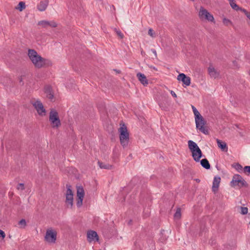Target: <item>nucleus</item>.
Instances as JSON below:
<instances>
[{
    "label": "nucleus",
    "instance_id": "nucleus-1",
    "mask_svg": "<svg viewBox=\"0 0 250 250\" xmlns=\"http://www.w3.org/2000/svg\"><path fill=\"white\" fill-rule=\"evenodd\" d=\"M28 55L32 63L37 68H40L46 66H49L52 64L50 60L42 57L34 49H29L28 50Z\"/></svg>",
    "mask_w": 250,
    "mask_h": 250
},
{
    "label": "nucleus",
    "instance_id": "nucleus-2",
    "mask_svg": "<svg viewBox=\"0 0 250 250\" xmlns=\"http://www.w3.org/2000/svg\"><path fill=\"white\" fill-rule=\"evenodd\" d=\"M191 106L195 116V122L196 128L206 135L208 134V127L205 126L206 121L197 109L193 105H191Z\"/></svg>",
    "mask_w": 250,
    "mask_h": 250
},
{
    "label": "nucleus",
    "instance_id": "nucleus-3",
    "mask_svg": "<svg viewBox=\"0 0 250 250\" xmlns=\"http://www.w3.org/2000/svg\"><path fill=\"white\" fill-rule=\"evenodd\" d=\"M121 144L125 147L127 146L129 142V133L126 127L123 125L119 129Z\"/></svg>",
    "mask_w": 250,
    "mask_h": 250
},
{
    "label": "nucleus",
    "instance_id": "nucleus-4",
    "mask_svg": "<svg viewBox=\"0 0 250 250\" xmlns=\"http://www.w3.org/2000/svg\"><path fill=\"white\" fill-rule=\"evenodd\" d=\"M49 119L53 128H58L61 126V124L59 114L56 110L51 109Z\"/></svg>",
    "mask_w": 250,
    "mask_h": 250
},
{
    "label": "nucleus",
    "instance_id": "nucleus-5",
    "mask_svg": "<svg viewBox=\"0 0 250 250\" xmlns=\"http://www.w3.org/2000/svg\"><path fill=\"white\" fill-rule=\"evenodd\" d=\"M230 184L232 187H247L248 186L246 181L239 174H235L233 176Z\"/></svg>",
    "mask_w": 250,
    "mask_h": 250
},
{
    "label": "nucleus",
    "instance_id": "nucleus-6",
    "mask_svg": "<svg viewBox=\"0 0 250 250\" xmlns=\"http://www.w3.org/2000/svg\"><path fill=\"white\" fill-rule=\"evenodd\" d=\"M57 231L51 228L48 229L44 236V240L49 243H55L57 239Z\"/></svg>",
    "mask_w": 250,
    "mask_h": 250
},
{
    "label": "nucleus",
    "instance_id": "nucleus-7",
    "mask_svg": "<svg viewBox=\"0 0 250 250\" xmlns=\"http://www.w3.org/2000/svg\"><path fill=\"white\" fill-rule=\"evenodd\" d=\"M66 188L65 203L68 208H72L73 205V193L70 185H66Z\"/></svg>",
    "mask_w": 250,
    "mask_h": 250
},
{
    "label": "nucleus",
    "instance_id": "nucleus-8",
    "mask_svg": "<svg viewBox=\"0 0 250 250\" xmlns=\"http://www.w3.org/2000/svg\"><path fill=\"white\" fill-rule=\"evenodd\" d=\"M84 195V191L82 187H78L77 188V206L80 207L83 204V201Z\"/></svg>",
    "mask_w": 250,
    "mask_h": 250
},
{
    "label": "nucleus",
    "instance_id": "nucleus-9",
    "mask_svg": "<svg viewBox=\"0 0 250 250\" xmlns=\"http://www.w3.org/2000/svg\"><path fill=\"white\" fill-rule=\"evenodd\" d=\"M32 104L40 116H42L45 115L46 110L40 101L37 100L33 103Z\"/></svg>",
    "mask_w": 250,
    "mask_h": 250
},
{
    "label": "nucleus",
    "instance_id": "nucleus-10",
    "mask_svg": "<svg viewBox=\"0 0 250 250\" xmlns=\"http://www.w3.org/2000/svg\"><path fill=\"white\" fill-rule=\"evenodd\" d=\"M231 8L236 11H241L243 12L246 16H250V11H247L246 9L240 7L236 3L234 0H228Z\"/></svg>",
    "mask_w": 250,
    "mask_h": 250
},
{
    "label": "nucleus",
    "instance_id": "nucleus-11",
    "mask_svg": "<svg viewBox=\"0 0 250 250\" xmlns=\"http://www.w3.org/2000/svg\"><path fill=\"white\" fill-rule=\"evenodd\" d=\"M87 238L89 242H91L93 241L96 240L98 241L99 240V237L95 231L89 230L87 232Z\"/></svg>",
    "mask_w": 250,
    "mask_h": 250
},
{
    "label": "nucleus",
    "instance_id": "nucleus-12",
    "mask_svg": "<svg viewBox=\"0 0 250 250\" xmlns=\"http://www.w3.org/2000/svg\"><path fill=\"white\" fill-rule=\"evenodd\" d=\"M208 73L211 78L216 79L218 78L220 72L217 69L212 66L210 65L208 68Z\"/></svg>",
    "mask_w": 250,
    "mask_h": 250
},
{
    "label": "nucleus",
    "instance_id": "nucleus-13",
    "mask_svg": "<svg viewBox=\"0 0 250 250\" xmlns=\"http://www.w3.org/2000/svg\"><path fill=\"white\" fill-rule=\"evenodd\" d=\"M177 80L181 81L186 86H188L190 84V78L184 73L180 74L177 77Z\"/></svg>",
    "mask_w": 250,
    "mask_h": 250
},
{
    "label": "nucleus",
    "instance_id": "nucleus-14",
    "mask_svg": "<svg viewBox=\"0 0 250 250\" xmlns=\"http://www.w3.org/2000/svg\"><path fill=\"white\" fill-rule=\"evenodd\" d=\"M38 25L42 26V27H47L48 26L56 27L57 25V23L54 21H42L38 22Z\"/></svg>",
    "mask_w": 250,
    "mask_h": 250
},
{
    "label": "nucleus",
    "instance_id": "nucleus-15",
    "mask_svg": "<svg viewBox=\"0 0 250 250\" xmlns=\"http://www.w3.org/2000/svg\"><path fill=\"white\" fill-rule=\"evenodd\" d=\"M191 153L194 160L196 162H199L202 156V152L200 148H199L194 151L191 152Z\"/></svg>",
    "mask_w": 250,
    "mask_h": 250
},
{
    "label": "nucleus",
    "instance_id": "nucleus-16",
    "mask_svg": "<svg viewBox=\"0 0 250 250\" xmlns=\"http://www.w3.org/2000/svg\"><path fill=\"white\" fill-rule=\"evenodd\" d=\"M136 76L143 85L146 86L148 84V81L146 76L144 74L139 72L137 74Z\"/></svg>",
    "mask_w": 250,
    "mask_h": 250
},
{
    "label": "nucleus",
    "instance_id": "nucleus-17",
    "mask_svg": "<svg viewBox=\"0 0 250 250\" xmlns=\"http://www.w3.org/2000/svg\"><path fill=\"white\" fill-rule=\"evenodd\" d=\"M220 181H221V178L220 177H219V176L214 177L213 181V183H212V189L213 191L216 192L218 190Z\"/></svg>",
    "mask_w": 250,
    "mask_h": 250
},
{
    "label": "nucleus",
    "instance_id": "nucleus-18",
    "mask_svg": "<svg viewBox=\"0 0 250 250\" xmlns=\"http://www.w3.org/2000/svg\"><path fill=\"white\" fill-rule=\"evenodd\" d=\"M44 93L46 94V97L51 101L54 99V95L52 92V88L50 86H46L44 87Z\"/></svg>",
    "mask_w": 250,
    "mask_h": 250
},
{
    "label": "nucleus",
    "instance_id": "nucleus-19",
    "mask_svg": "<svg viewBox=\"0 0 250 250\" xmlns=\"http://www.w3.org/2000/svg\"><path fill=\"white\" fill-rule=\"evenodd\" d=\"M48 2L47 0L41 1L37 6L38 9L41 11H44L48 5Z\"/></svg>",
    "mask_w": 250,
    "mask_h": 250
},
{
    "label": "nucleus",
    "instance_id": "nucleus-20",
    "mask_svg": "<svg viewBox=\"0 0 250 250\" xmlns=\"http://www.w3.org/2000/svg\"><path fill=\"white\" fill-rule=\"evenodd\" d=\"M188 146L191 152L194 151L195 150L199 148L196 143L191 140L188 141Z\"/></svg>",
    "mask_w": 250,
    "mask_h": 250
},
{
    "label": "nucleus",
    "instance_id": "nucleus-21",
    "mask_svg": "<svg viewBox=\"0 0 250 250\" xmlns=\"http://www.w3.org/2000/svg\"><path fill=\"white\" fill-rule=\"evenodd\" d=\"M216 142L218 147L220 148L223 150H225L226 149V150L227 151L228 147L227 144L225 142H222V141L218 139L216 140Z\"/></svg>",
    "mask_w": 250,
    "mask_h": 250
},
{
    "label": "nucleus",
    "instance_id": "nucleus-22",
    "mask_svg": "<svg viewBox=\"0 0 250 250\" xmlns=\"http://www.w3.org/2000/svg\"><path fill=\"white\" fill-rule=\"evenodd\" d=\"M198 16H212L211 15L207 9L204 8L203 6H201Z\"/></svg>",
    "mask_w": 250,
    "mask_h": 250
},
{
    "label": "nucleus",
    "instance_id": "nucleus-23",
    "mask_svg": "<svg viewBox=\"0 0 250 250\" xmlns=\"http://www.w3.org/2000/svg\"><path fill=\"white\" fill-rule=\"evenodd\" d=\"M201 165L205 168L208 169L210 167V164L207 159H203L201 160Z\"/></svg>",
    "mask_w": 250,
    "mask_h": 250
},
{
    "label": "nucleus",
    "instance_id": "nucleus-24",
    "mask_svg": "<svg viewBox=\"0 0 250 250\" xmlns=\"http://www.w3.org/2000/svg\"><path fill=\"white\" fill-rule=\"evenodd\" d=\"M200 18L201 20L204 22L209 21L213 23H215L214 17H200Z\"/></svg>",
    "mask_w": 250,
    "mask_h": 250
},
{
    "label": "nucleus",
    "instance_id": "nucleus-25",
    "mask_svg": "<svg viewBox=\"0 0 250 250\" xmlns=\"http://www.w3.org/2000/svg\"><path fill=\"white\" fill-rule=\"evenodd\" d=\"M25 3L23 1H20L17 6L16 7V9H18L20 11H23L25 8Z\"/></svg>",
    "mask_w": 250,
    "mask_h": 250
},
{
    "label": "nucleus",
    "instance_id": "nucleus-26",
    "mask_svg": "<svg viewBox=\"0 0 250 250\" xmlns=\"http://www.w3.org/2000/svg\"><path fill=\"white\" fill-rule=\"evenodd\" d=\"M98 163L99 167L101 168L109 169H111V168L112 167V166L109 164H105L103 163L102 162H100V161H99Z\"/></svg>",
    "mask_w": 250,
    "mask_h": 250
},
{
    "label": "nucleus",
    "instance_id": "nucleus-27",
    "mask_svg": "<svg viewBox=\"0 0 250 250\" xmlns=\"http://www.w3.org/2000/svg\"><path fill=\"white\" fill-rule=\"evenodd\" d=\"M148 35L152 38H154L156 37V34L155 32L154 31V30L151 28L149 29L148 31Z\"/></svg>",
    "mask_w": 250,
    "mask_h": 250
},
{
    "label": "nucleus",
    "instance_id": "nucleus-28",
    "mask_svg": "<svg viewBox=\"0 0 250 250\" xmlns=\"http://www.w3.org/2000/svg\"><path fill=\"white\" fill-rule=\"evenodd\" d=\"M181 209L180 208H178L174 215V217L175 219H179L181 217Z\"/></svg>",
    "mask_w": 250,
    "mask_h": 250
},
{
    "label": "nucleus",
    "instance_id": "nucleus-29",
    "mask_svg": "<svg viewBox=\"0 0 250 250\" xmlns=\"http://www.w3.org/2000/svg\"><path fill=\"white\" fill-rule=\"evenodd\" d=\"M243 171L246 175H250V166H245L243 168Z\"/></svg>",
    "mask_w": 250,
    "mask_h": 250
},
{
    "label": "nucleus",
    "instance_id": "nucleus-30",
    "mask_svg": "<svg viewBox=\"0 0 250 250\" xmlns=\"http://www.w3.org/2000/svg\"><path fill=\"white\" fill-rule=\"evenodd\" d=\"M223 23L225 25H227V26L232 24L231 21L226 18L223 19Z\"/></svg>",
    "mask_w": 250,
    "mask_h": 250
},
{
    "label": "nucleus",
    "instance_id": "nucleus-31",
    "mask_svg": "<svg viewBox=\"0 0 250 250\" xmlns=\"http://www.w3.org/2000/svg\"><path fill=\"white\" fill-rule=\"evenodd\" d=\"M248 212V209L246 207H241V213L242 214H246Z\"/></svg>",
    "mask_w": 250,
    "mask_h": 250
},
{
    "label": "nucleus",
    "instance_id": "nucleus-32",
    "mask_svg": "<svg viewBox=\"0 0 250 250\" xmlns=\"http://www.w3.org/2000/svg\"><path fill=\"white\" fill-rule=\"evenodd\" d=\"M17 189L23 190L24 189V185L22 183H20L18 185L17 187Z\"/></svg>",
    "mask_w": 250,
    "mask_h": 250
},
{
    "label": "nucleus",
    "instance_id": "nucleus-33",
    "mask_svg": "<svg viewBox=\"0 0 250 250\" xmlns=\"http://www.w3.org/2000/svg\"><path fill=\"white\" fill-rule=\"evenodd\" d=\"M234 168H235L237 171H240V170H241L242 169L243 167H242V166L240 164H239L237 163V164H236L235 165V166H234Z\"/></svg>",
    "mask_w": 250,
    "mask_h": 250
},
{
    "label": "nucleus",
    "instance_id": "nucleus-34",
    "mask_svg": "<svg viewBox=\"0 0 250 250\" xmlns=\"http://www.w3.org/2000/svg\"><path fill=\"white\" fill-rule=\"evenodd\" d=\"M19 224L21 225V227H24L26 226V221L25 219H21L19 222Z\"/></svg>",
    "mask_w": 250,
    "mask_h": 250
},
{
    "label": "nucleus",
    "instance_id": "nucleus-35",
    "mask_svg": "<svg viewBox=\"0 0 250 250\" xmlns=\"http://www.w3.org/2000/svg\"><path fill=\"white\" fill-rule=\"evenodd\" d=\"M5 237V234L4 232L2 230H0V240L4 239Z\"/></svg>",
    "mask_w": 250,
    "mask_h": 250
},
{
    "label": "nucleus",
    "instance_id": "nucleus-36",
    "mask_svg": "<svg viewBox=\"0 0 250 250\" xmlns=\"http://www.w3.org/2000/svg\"><path fill=\"white\" fill-rule=\"evenodd\" d=\"M116 34L121 39H123L124 37L123 34L121 32L120 30L117 31Z\"/></svg>",
    "mask_w": 250,
    "mask_h": 250
},
{
    "label": "nucleus",
    "instance_id": "nucleus-37",
    "mask_svg": "<svg viewBox=\"0 0 250 250\" xmlns=\"http://www.w3.org/2000/svg\"><path fill=\"white\" fill-rule=\"evenodd\" d=\"M170 93L171 94V95L174 97V98H176L177 97V95L176 94V93L172 90H171L170 91Z\"/></svg>",
    "mask_w": 250,
    "mask_h": 250
},
{
    "label": "nucleus",
    "instance_id": "nucleus-38",
    "mask_svg": "<svg viewBox=\"0 0 250 250\" xmlns=\"http://www.w3.org/2000/svg\"><path fill=\"white\" fill-rule=\"evenodd\" d=\"M151 51L154 54L155 56L156 57H157L156 51L155 49H151Z\"/></svg>",
    "mask_w": 250,
    "mask_h": 250
},
{
    "label": "nucleus",
    "instance_id": "nucleus-39",
    "mask_svg": "<svg viewBox=\"0 0 250 250\" xmlns=\"http://www.w3.org/2000/svg\"><path fill=\"white\" fill-rule=\"evenodd\" d=\"M114 31L117 33V31H119V30L117 29V28H114Z\"/></svg>",
    "mask_w": 250,
    "mask_h": 250
},
{
    "label": "nucleus",
    "instance_id": "nucleus-40",
    "mask_svg": "<svg viewBox=\"0 0 250 250\" xmlns=\"http://www.w3.org/2000/svg\"><path fill=\"white\" fill-rule=\"evenodd\" d=\"M195 180H196V182H197L198 183L200 182V180L199 179H195Z\"/></svg>",
    "mask_w": 250,
    "mask_h": 250
},
{
    "label": "nucleus",
    "instance_id": "nucleus-41",
    "mask_svg": "<svg viewBox=\"0 0 250 250\" xmlns=\"http://www.w3.org/2000/svg\"><path fill=\"white\" fill-rule=\"evenodd\" d=\"M115 71H116V72H117L118 73H120V70H115Z\"/></svg>",
    "mask_w": 250,
    "mask_h": 250
},
{
    "label": "nucleus",
    "instance_id": "nucleus-42",
    "mask_svg": "<svg viewBox=\"0 0 250 250\" xmlns=\"http://www.w3.org/2000/svg\"><path fill=\"white\" fill-rule=\"evenodd\" d=\"M192 1H194L195 0H190Z\"/></svg>",
    "mask_w": 250,
    "mask_h": 250
},
{
    "label": "nucleus",
    "instance_id": "nucleus-43",
    "mask_svg": "<svg viewBox=\"0 0 250 250\" xmlns=\"http://www.w3.org/2000/svg\"><path fill=\"white\" fill-rule=\"evenodd\" d=\"M248 17L249 18V19H250V17Z\"/></svg>",
    "mask_w": 250,
    "mask_h": 250
},
{
    "label": "nucleus",
    "instance_id": "nucleus-44",
    "mask_svg": "<svg viewBox=\"0 0 250 250\" xmlns=\"http://www.w3.org/2000/svg\"><path fill=\"white\" fill-rule=\"evenodd\" d=\"M249 224H250V223H249Z\"/></svg>",
    "mask_w": 250,
    "mask_h": 250
}]
</instances>
